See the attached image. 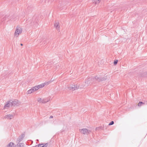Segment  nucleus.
Segmentation results:
<instances>
[{
    "label": "nucleus",
    "mask_w": 147,
    "mask_h": 147,
    "mask_svg": "<svg viewBox=\"0 0 147 147\" xmlns=\"http://www.w3.org/2000/svg\"><path fill=\"white\" fill-rule=\"evenodd\" d=\"M79 86L77 84L70 85L69 86V88L70 90H75L79 88Z\"/></svg>",
    "instance_id": "1"
},
{
    "label": "nucleus",
    "mask_w": 147,
    "mask_h": 147,
    "mask_svg": "<svg viewBox=\"0 0 147 147\" xmlns=\"http://www.w3.org/2000/svg\"><path fill=\"white\" fill-rule=\"evenodd\" d=\"M93 80V78L92 77L89 78L87 79H86L85 82L86 85L87 86L91 84H92Z\"/></svg>",
    "instance_id": "2"
},
{
    "label": "nucleus",
    "mask_w": 147,
    "mask_h": 147,
    "mask_svg": "<svg viewBox=\"0 0 147 147\" xmlns=\"http://www.w3.org/2000/svg\"><path fill=\"white\" fill-rule=\"evenodd\" d=\"M32 10V5H30V6H28L27 8L25 10V12H24V13H26V14L27 13H28L31 12Z\"/></svg>",
    "instance_id": "3"
},
{
    "label": "nucleus",
    "mask_w": 147,
    "mask_h": 147,
    "mask_svg": "<svg viewBox=\"0 0 147 147\" xmlns=\"http://www.w3.org/2000/svg\"><path fill=\"white\" fill-rule=\"evenodd\" d=\"M11 103L12 106L17 105L19 104L18 101L17 100H15L13 101L11 100Z\"/></svg>",
    "instance_id": "4"
},
{
    "label": "nucleus",
    "mask_w": 147,
    "mask_h": 147,
    "mask_svg": "<svg viewBox=\"0 0 147 147\" xmlns=\"http://www.w3.org/2000/svg\"><path fill=\"white\" fill-rule=\"evenodd\" d=\"M14 115L9 114L7 115L4 117V118L7 119H11L14 117Z\"/></svg>",
    "instance_id": "5"
},
{
    "label": "nucleus",
    "mask_w": 147,
    "mask_h": 147,
    "mask_svg": "<svg viewBox=\"0 0 147 147\" xmlns=\"http://www.w3.org/2000/svg\"><path fill=\"white\" fill-rule=\"evenodd\" d=\"M81 132L83 134H86L87 133H89L88 130L86 129H80Z\"/></svg>",
    "instance_id": "6"
},
{
    "label": "nucleus",
    "mask_w": 147,
    "mask_h": 147,
    "mask_svg": "<svg viewBox=\"0 0 147 147\" xmlns=\"http://www.w3.org/2000/svg\"><path fill=\"white\" fill-rule=\"evenodd\" d=\"M25 135L24 134H22L20 136L18 140L17 141L18 143L22 141L23 139V138L25 137Z\"/></svg>",
    "instance_id": "7"
},
{
    "label": "nucleus",
    "mask_w": 147,
    "mask_h": 147,
    "mask_svg": "<svg viewBox=\"0 0 147 147\" xmlns=\"http://www.w3.org/2000/svg\"><path fill=\"white\" fill-rule=\"evenodd\" d=\"M22 30L21 28L19 29L18 28H16V31L15 33V35H16L17 34H19L21 32H22Z\"/></svg>",
    "instance_id": "8"
},
{
    "label": "nucleus",
    "mask_w": 147,
    "mask_h": 147,
    "mask_svg": "<svg viewBox=\"0 0 147 147\" xmlns=\"http://www.w3.org/2000/svg\"><path fill=\"white\" fill-rule=\"evenodd\" d=\"M11 100H9V101L7 102V103H6V105H5L4 107V108H5L6 107H10L12 106L11 105Z\"/></svg>",
    "instance_id": "9"
},
{
    "label": "nucleus",
    "mask_w": 147,
    "mask_h": 147,
    "mask_svg": "<svg viewBox=\"0 0 147 147\" xmlns=\"http://www.w3.org/2000/svg\"><path fill=\"white\" fill-rule=\"evenodd\" d=\"M10 19V20H14V19L13 18V17H11V16H10L8 15H5V17H4L3 19L4 20H6L7 19Z\"/></svg>",
    "instance_id": "10"
},
{
    "label": "nucleus",
    "mask_w": 147,
    "mask_h": 147,
    "mask_svg": "<svg viewBox=\"0 0 147 147\" xmlns=\"http://www.w3.org/2000/svg\"><path fill=\"white\" fill-rule=\"evenodd\" d=\"M54 25L55 27L58 30L59 29L60 26H59V23L57 21H55Z\"/></svg>",
    "instance_id": "11"
},
{
    "label": "nucleus",
    "mask_w": 147,
    "mask_h": 147,
    "mask_svg": "<svg viewBox=\"0 0 147 147\" xmlns=\"http://www.w3.org/2000/svg\"><path fill=\"white\" fill-rule=\"evenodd\" d=\"M95 80L98 82H101V77H98V76H95L93 78V80L95 81Z\"/></svg>",
    "instance_id": "12"
},
{
    "label": "nucleus",
    "mask_w": 147,
    "mask_h": 147,
    "mask_svg": "<svg viewBox=\"0 0 147 147\" xmlns=\"http://www.w3.org/2000/svg\"><path fill=\"white\" fill-rule=\"evenodd\" d=\"M48 101V100H44V99L42 100V99L41 98H39L38 100V102H42L43 103H45Z\"/></svg>",
    "instance_id": "13"
},
{
    "label": "nucleus",
    "mask_w": 147,
    "mask_h": 147,
    "mask_svg": "<svg viewBox=\"0 0 147 147\" xmlns=\"http://www.w3.org/2000/svg\"><path fill=\"white\" fill-rule=\"evenodd\" d=\"M7 147H14V144L10 142L7 146Z\"/></svg>",
    "instance_id": "14"
},
{
    "label": "nucleus",
    "mask_w": 147,
    "mask_h": 147,
    "mask_svg": "<svg viewBox=\"0 0 147 147\" xmlns=\"http://www.w3.org/2000/svg\"><path fill=\"white\" fill-rule=\"evenodd\" d=\"M24 144L23 143H18L16 146V147H24Z\"/></svg>",
    "instance_id": "15"
},
{
    "label": "nucleus",
    "mask_w": 147,
    "mask_h": 147,
    "mask_svg": "<svg viewBox=\"0 0 147 147\" xmlns=\"http://www.w3.org/2000/svg\"><path fill=\"white\" fill-rule=\"evenodd\" d=\"M104 129V126H100L98 127H97L96 128V130L97 131L99 130H103Z\"/></svg>",
    "instance_id": "16"
},
{
    "label": "nucleus",
    "mask_w": 147,
    "mask_h": 147,
    "mask_svg": "<svg viewBox=\"0 0 147 147\" xmlns=\"http://www.w3.org/2000/svg\"><path fill=\"white\" fill-rule=\"evenodd\" d=\"M34 89L32 88L29 90L28 91L27 93L28 94H30L34 91Z\"/></svg>",
    "instance_id": "17"
},
{
    "label": "nucleus",
    "mask_w": 147,
    "mask_h": 147,
    "mask_svg": "<svg viewBox=\"0 0 147 147\" xmlns=\"http://www.w3.org/2000/svg\"><path fill=\"white\" fill-rule=\"evenodd\" d=\"M40 144H42V145H41V146H40V147H47L48 145V143Z\"/></svg>",
    "instance_id": "18"
},
{
    "label": "nucleus",
    "mask_w": 147,
    "mask_h": 147,
    "mask_svg": "<svg viewBox=\"0 0 147 147\" xmlns=\"http://www.w3.org/2000/svg\"><path fill=\"white\" fill-rule=\"evenodd\" d=\"M45 83H42L40 85H38V88H41L43 87H44L45 85Z\"/></svg>",
    "instance_id": "19"
},
{
    "label": "nucleus",
    "mask_w": 147,
    "mask_h": 147,
    "mask_svg": "<svg viewBox=\"0 0 147 147\" xmlns=\"http://www.w3.org/2000/svg\"><path fill=\"white\" fill-rule=\"evenodd\" d=\"M107 76H105L103 77H101V82L104 81H105L106 79H107Z\"/></svg>",
    "instance_id": "20"
},
{
    "label": "nucleus",
    "mask_w": 147,
    "mask_h": 147,
    "mask_svg": "<svg viewBox=\"0 0 147 147\" xmlns=\"http://www.w3.org/2000/svg\"><path fill=\"white\" fill-rule=\"evenodd\" d=\"M144 104H145L143 102H140L138 104V106H140L142 105H144Z\"/></svg>",
    "instance_id": "21"
},
{
    "label": "nucleus",
    "mask_w": 147,
    "mask_h": 147,
    "mask_svg": "<svg viewBox=\"0 0 147 147\" xmlns=\"http://www.w3.org/2000/svg\"><path fill=\"white\" fill-rule=\"evenodd\" d=\"M38 87V85H37L34 87H33V88L34 89V90L35 91L38 90L39 88Z\"/></svg>",
    "instance_id": "22"
},
{
    "label": "nucleus",
    "mask_w": 147,
    "mask_h": 147,
    "mask_svg": "<svg viewBox=\"0 0 147 147\" xmlns=\"http://www.w3.org/2000/svg\"><path fill=\"white\" fill-rule=\"evenodd\" d=\"M118 62V60H115L114 61V62L113 63L114 65H116L117 64V63Z\"/></svg>",
    "instance_id": "23"
},
{
    "label": "nucleus",
    "mask_w": 147,
    "mask_h": 147,
    "mask_svg": "<svg viewBox=\"0 0 147 147\" xmlns=\"http://www.w3.org/2000/svg\"><path fill=\"white\" fill-rule=\"evenodd\" d=\"M114 123V122L113 121H111L109 124V125H113Z\"/></svg>",
    "instance_id": "24"
},
{
    "label": "nucleus",
    "mask_w": 147,
    "mask_h": 147,
    "mask_svg": "<svg viewBox=\"0 0 147 147\" xmlns=\"http://www.w3.org/2000/svg\"><path fill=\"white\" fill-rule=\"evenodd\" d=\"M41 145H42V144H40L38 145H36L35 146H33V147H40V146H41Z\"/></svg>",
    "instance_id": "25"
},
{
    "label": "nucleus",
    "mask_w": 147,
    "mask_h": 147,
    "mask_svg": "<svg viewBox=\"0 0 147 147\" xmlns=\"http://www.w3.org/2000/svg\"><path fill=\"white\" fill-rule=\"evenodd\" d=\"M100 1L99 0H98V1H95V4H96V3H99L100 2Z\"/></svg>",
    "instance_id": "26"
},
{
    "label": "nucleus",
    "mask_w": 147,
    "mask_h": 147,
    "mask_svg": "<svg viewBox=\"0 0 147 147\" xmlns=\"http://www.w3.org/2000/svg\"><path fill=\"white\" fill-rule=\"evenodd\" d=\"M53 118V116H52V115H51V116L50 117H49V118L50 119H51V118Z\"/></svg>",
    "instance_id": "27"
},
{
    "label": "nucleus",
    "mask_w": 147,
    "mask_h": 147,
    "mask_svg": "<svg viewBox=\"0 0 147 147\" xmlns=\"http://www.w3.org/2000/svg\"><path fill=\"white\" fill-rule=\"evenodd\" d=\"M20 45H21V46H23V44H22V43H21V44H20Z\"/></svg>",
    "instance_id": "28"
},
{
    "label": "nucleus",
    "mask_w": 147,
    "mask_h": 147,
    "mask_svg": "<svg viewBox=\"0 0 147 147\" xmlns=\"http://www.w3.org/2000/svg\"><path fill=\"white\" fill-rule=\"evenodd\" d=\"M37 25V23H36V24H35V26Z\"/></svg>",
    "instance_id": "29"
}]
</instances>
